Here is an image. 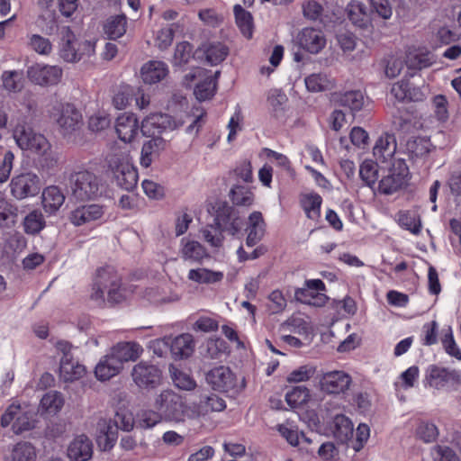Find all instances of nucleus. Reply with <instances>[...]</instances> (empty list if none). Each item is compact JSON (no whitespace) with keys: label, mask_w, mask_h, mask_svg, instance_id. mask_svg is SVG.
Masks as SVG:
<instances>
[{"label":"nucleus","mask_w":461,"mask_h":461,"mask_svg":"<svg viewBox=\"0 0 461 461\" xmlns=\"http://www.w3.org/2000/svg\"><path fill=\"white\" fill-rule=\"evenodd\" d=\"M316 368L312 366L305 365L293 370L287 376L288 383H301L308 381L315 374Z\"/></svg>","instance_id":"58"},{"label":"nucleus","mask_w":461,"mask_h":461,"mask_svg":"<svg viewBox=\"0 0 461 461\" xmlns=\"http://www.w3.org/2000/svg\"><path fill=\"white\" fill-rule=\"evenodd\" d=\"M162 420L161 415L157 411L142 410L137 414L136 423L140 429H152Z\"/></svg>","instance_id":"52"},{"label":"nucleus","mask_w":461,"mask_h":461,"mask_svg":"<svg viewBox=\"0 0 461 461\" xmlns=\"http://www.w3.org/2000/svg\"><path fill=\"white\" fill-rule=\"evenodd\" d=\"M27 77L40 86L57 85L62 77V69L59 66L37 63L28 68Z\"/></svg>","instance_id":"14"},{"label":"nucleus","mask_w":461,"mask_h":461,"mask_svg":"<svg viewBox=\"0 0 461 461\" xmlns=\"http://www.w3.org/2000/svg\"><path fill=\"white\" fill-rule=\"evenodd\" d=\"M417 434L420 439L426 443L433 442L438 436L437 426L432 422H421L418 429Z\"/></svg>","instance_id":"61"},{"label":"nucleus","mask_w":461,"mask_h":461,"mask_svg":"<svg viewBox=\"0 0 461 461\" xmlns=\"http://www.w3.org/2000/svg\"><path fill=\"white\" fill-rule=\"evenodd\" d=\"M122 369V367L120 366V362L116 361L114 357L108 353L97 363L95 368V374L98 380L108 381L117 375Z\"/></svg>","instance_id":"29"},{"label":"nucleus","mask_w":461,"mask_h":461,"mask_svg":"<svg viewBox=\"0 0 461 461\" xmlns=\"http://www.w3.org/2000/svg\"><path fill=\"white\" fill-rule=\"evenodd\" d=\"M171 355L176 360L189 357L194 350V337L190 333L170 336Z\"/></svg>","instance_id":"25"},{"label":"nucleus","mask_w":461,"mask_h":461,"mask_svg":"<svg viewBox=\"0 0 461 461\" xmlns=\"http://www.w3.org/2000/svg\"><path fill=\"white\" fill-rule=\"evenodd\" d=\"M105 212V206L90 203L74 209L69 215L70 222L75 226H82L100 220Z\"/></svg>","instance_id":"18"},{"label":"nucleus","mask_w":461,"mask_h":461,"mask_svg":"<svg viewBox=\"0 0 461 461\" xmlns=\"http://www.w3.org/2000/svg\"><path fill=\"white\" fill-rule=\"evenodd\" d=\"M361 180L369 187H372L378 178L377 163L372 160H365L359 167Z\"/></svg>","instance_id":"51"},{"label":"nucleus","mask_w":461,"mask_h":461,"mask_svg":"<svg viewBox=\"0 0 461 461\" xmlns=\"http://www.w3.org/2000/svg\"><path fill=\"white\" fill-rule=\"evenodd\" d=\"M131 376L138 387L153 389L160 384L162 372L156 365L141 361L133 366Z\"/></svg>","instance_id":"11"},{"label":"nucleus","mask_w":461,"mask_h":461,"mask_svg":"<svg viewBox=\"0 0 461 461\" xmlns=\"http://www.w3.org/2000/svg\"><path fill=\"white\" fill-rule=\"evenodd\" d=\"M214 223L223 232L226 231L232 236L239 233L242 227V220L239 211L227 203L217 204Z\"/></svg>","instance_id":"10"},{"label":"nucleus","mask_w":461,"mask_h":461,"mask_svg":"<svg viewBox=\"0 0 461 461\" xmlns=\"http://www.w3.org/2000/svg\"><path fill=\"white\" fill-rule=\"evenodd\" d=\"M205 378L214 391L232 397L240 394L246 386L244 377L238 378L232 370L225 366L212 368L207 372Z\"/></svg>","instance_id":"3"},{"label":"nucleus","mask_w":461,"mask_h":461,"mask_svg":"<svg viewBox=\"0 0 461 461\" xmlns=\"http://www.w3.org/2000/svg\"><path fill=\"white\" fill-rule=\"evenodd\" d=\"M235 23L240 33L248 40L253 37L254 20L250 12L244 9L240 5L233 6Z\"/></svg>","instance_id":"33"},{"label":"nucleus","mask_w":461,"mask_h":461,"mask_svg":"<svg viewBox=\"0 0 461 461\" xmlns=\"http://www.w3.org/2000/svg\"><path fill=\"white\" fill-rule=\"evenodd\" d=\"M193 57V46L187 41H182L176 44L172 63L175 67H183Z\"/></svg>","instance_id":"50"},{"label":"nucleus","mask_w":461,"mask_h":461,"mask_svg":"<svg viewBox=\"0 0 461 461\" xmlns=\"http://www.w3.org/2000/svg\"><path fill=\"white\" fill-rule=\"evenodd\" d=\"M300 205L308 219L318 221L321 218V196L315 193H306L300 195Z\"/></svg>","instance_id":"27"},{"label":"nucleus","mask_w":461,"mask_h":461,"mask_svg":"<svg viewBox=\"0 0 461 461\" xmlns=\"http://www.w3.org/2000/svg\"><path fill=\"white\" fill-rule=\"evenodd\" d=\"M459 375L455 370L437 365H430L427 367L424 378V386H429L437 390H441L451 384L456 383Z\"/></svg>","instance_id":"12"},{"label":"nucleus","mask_w":461,"mask_h":461,"mask_svg":"<svg viewBox=\"0 0 461 461\" xmlns=\"http://www.w3.org/2000/svg\"><path fill=\"white\" fill-rule=\"evenodd\" d=\"M265 230L266 223L262 213L258 211H254L248 218L246 245L248 247L257 245L263 239Z\"/></svg>","instance_id":"22"},{"label":"nucleus","mask_w":461,"mask_h":461,"mask_svg":"<svg viewBox=\"0 0 461 461\" xmlns=\"http://www.w3.org/2000/svg\"><path fill=\"white\" fill-rule=\"evenodd\" d=\"M59 372L65 381H74L81 378L86 374L85 366L70 359H60Z\"/></svg>","instance_id":"38"},{"label":"nucleus","mask_w":461,"mask_h":461,"mask_svg":"<svg viewBox=\"0 0 461 461\" xmlns=\"http://www.w3.org/2000/svg\"><path fill=\"white\" fill-rule=\"evenodd\" d=\"M11 194L17 200L37 195L41 188L40 177L32 172L14 176L10 182Z\"/></svg>","instance_id":"9"},{"label":"nucleus","mask_w":461,"mask_h":461,"mask_svg":"<svg viewBox=\"0 0 461 461\" xmlns=\"http://www.w3.org/2000/svg\"><path fill=\"white\" fill-rule=\"evenodd\" d=\"M230 198L237 206L249 207L253 204L255 196L251 188L235 185L230 191Z\"/></svg>","instance_id":"41"},{"label":"nucleus","mask_w":461,"mask_h":461,"mask_svg":"<svg viewBox=\"0 0 461 461\" xmlns=\"http://www.w3.org/2000/svg\"><path fill=\"white\" fill-rule=\"evenodd\" d=\"M64 404L62 394L57 391L46 393L41 400V407L50 414L59 412Z\"/></svg>","instance_id":"45"},{"label":"nucleus","mask_w":461,"mask_h":461,"mask_svg":"<svg viewBox=\"0 0 461 461\" xmlns=\"http://www.w3.org/2000/svg\"><path fill=\"white\" fill-rule=\"evenodd\" d=\"M12 461H35L36 450L29 442L17 443L12 451Z\"/></svg>","instance_id":"47"},{"label":"nucleus","mask_w":461,"mask_h":461,"mask_svg":"<svg viewBox=\"0 0 461 461\" xmlns=\"http://www.w3.org/2000/svg\"><path fill=\"white\" fill-rule=\"evenodd\" d=\"M176 126V122L171 115L154 113L143 119L140 131L144 136H154L165 131H173Z\"/></svg>","instance_id":"16"},{"label":"nucleus","mask_w":461,"mask_h":461,"mask_svg":"<svg viewBox=\"0 0 461 461\" xmlns=\"http://www.w3.org/2000/svg\"><path fill=\"white\" fill-rule=\"evenodd\" d=\"M14 137L22 149L40 156H43L50 149V142L42 134L35 132L25 125L17 126L14 131Z\"/></svg>","instance_id":"8"},{"label":"nucleus","mask_w":461,"mask_h":461,"mask_svg":"<svg viewBox=\"0 0 461 461\" xmlns=\"http://www.w3.org/2000/svg\"><path fill=\"white\" fill-rule=\"evenodd\" d=\"M45 227L43 215L39 211H32L23 221L24 231L28 234H37Z\"/></svg>","instance_id":"48"},{"label":"nucleus","mask_w":461,"mask_h":461,"mask_svg":"<svg viewBox=\"0 0 461 461\" xmlns=\"http://www.w3.org/2000/svg\"><path fill=\"white\" fill-rule=\"evenodd\" d=\"M203 237L213 248H220L223 242V231L215 223L206 226L203 230Z\"/></svg>","instance_id":"56"},{"label":"nucleus","mask_w":461,"mask_h":461,"mask_svg":"<svg viewBox=\"0 0 461 461\" xmlns=\"http://www.w3.org/2000/svg\"><path fill=\"white\" fill-rule=\"evenodd\" d=\"M435 63L434 55L428 50H417L410 52L407 56L406 64L410 69H423L429 68Z\"/></svg>","instance_id":"39"},{"label":"nucleus","mask_w":461,"mask_h":461,"mask_svg":"<svg viewBox=\"0 0 461 461\" xmlns=\"http://www.w3.org/2000/svg\"><path fill=\"white\" fill-rule=\"evenodd\" d=\"M165 148V140L161 137H153L143 143L140 152V165L149 167L152 163V154Z\"/></svg>","instance_id":"40"},{"label":"nucleus","mask_w":461,"mask_h":461,"mask_svg":"<svg viewBox=\"0 0 461 461\" xmlns=\"http://www.w3.org/2000/svg\"><path fill=\"white\" fill-rule=\"evenodd\" d=\"M332 432L337 440L347 442L353 436V423L343 414H338L333 419Z\"/></svg>","instance_id":"37"},{"label":"nucleus","mask_w":461,"mask_h":461,"mask_svg":"<svg viewBox=\"0 0 461 461\" xmlns=\"http://www.w3.org/2000/svg\"><path fill=\"white\" fill-rule=\"evenodd\" d=\"M432 104L437 119L446 122L448 119L447 100L445 95H438L433 97Z\"/></svg>","instance_id":"64"},{"label":"nucleus","mask_w":461,"mask_h":461,"mask_svg":"<svg viewBox=\"0 0 461 461\" xmlns=\"http://www.w3.org/2000/svg\"><path fill=\"white\" fill-rule=\"evenodd\" d=\"M175 32L171 27L161 28L155 40L156 46L160 50H167L173 42Z\"/></svg>","instance_id":"63"},{"label":"nucleus","mask_w":461,"mask_h":461,"mask_svg":"<svg viewBox=\"0 0 461 461\" xmlns=\"http://www.w3.org/2000/svg\"><path fill=\"white\" fill-rule=\"evenodd\" d=\"M54 110L57 123L66 133L77 130L82 123V114L72 104H59L54 107Z\"/></svg>","instance_id":"15"},{"label":"nucleus","mask_w":461,"mask_h":461,"mask_svg":"<svg viewBox=\"0 0 461 461\" xmlns=\"http://www.w3.org/2000/svg\"><path fill=\"white\" fill-rule=\"evenodd\" d=\"M94 283L107 291V301L110 303H119L123 300L122 278L113 267L105 266L98 268Z\"/></svg>","instance_id":"6"},{"label":"nucleus","mask_w":461,"mask_h":461,"mask_svg":"<svg viewBox=\"0 0 461 461\" xmlns=\"http://www.w3.org/2000/svg\"><path fill=\"white\" fill-rule=\"evenodd\" d=\"M4 87L10 92H18L23 88V77L18 71H5L3 74Z\"/></svg>","instance_id":"57"},{"label":"nucleus","mask_w":461,"mask_h":461,"mask_svg":"<svg viewBox=\"0 0 461 461\" xmlns=\"http://www.w3.org/2000/svg\"><path fill=\"white\" fill-rule=\"evenodd\" d=\"M433 146L427 137H413L406 142V151L411 159L423 158L429 155Z\"/></svg>","instance_id":"35"},{"label":"nucleus","mask_w":461,"mask_h":461,"mask_svg":"<svg viewBox=\"0 0 461 461\" xmlns=\"http://www.w3.org/2000/svg\"><path fill=\"white\" fill-rule=\"evenodd\" d=\"M303 16L311 21H318L322 16L323 6L316 0H308L303 4Z\"/></svg>","instance_id":"60"},{"label":"nucleus","mask_w":461,"mask_h":461,"mask_svg":"<svg viewBox=\"0 0 461 461\" xmlns=\"http://www.w3.org/2000/svg\"><path fill=\"white\" fill-rule=\"evenodd\" d=\"M61 47L59 50L60 58L66 62H77L82 59L83 51L89 54L94 51V44L89 41L78 42L76 35L69 26L61 28Z\"/></svg>","instance_id":"5"},{"label":"nucleus","mask_w":461,"mask_h":461,"mask_svg":"<svg viewBox=\"0 0 461 461\" xmlns=\"http://www.w3.org/2000/svg\"><path fill=\"white\" fill-rule=\"evenodd\" d=\"M111 115L104 110H98L88 118V129L93 132H100L111 125Z\"/></svg>","instance_id":"46"},{"label":"nucleus","mask_w":461,"mask_h":461,"mask_svg":"<svg viewBox=\"0 0 461 461\" xmlns=\"http://www.w3.org/2000/svg\"><path fill=\"white\" fill-rule=\"evenodd\" d=\"M305 86L310 92H322L329 88L330 81L324 74H312L305 77Z\"/></svg>","instance_id":"55"},{"label":"nucleus","mask_w":461,"mask_h":461,"mask_svg":"<svg viewBox=\"0 0 461 461\" xmlns=\"http://www.w3.org/2000/svg\"><path fill=\"white\" fill-rule=\"evenodd\" d=\"M281 330L283 331L303 335L308 332V324L302 318L292 317L281 324Z\"/></svg>","instance_id":"59"},{"label":"nucleus","mask_w":461,"mask_h":461,"mask_svg":"<svg viewBox=\"0 0 461 461\" xmlns=\"http://www.w3.org/2000/svg\"><path fill=\"white\" fill-rule=\"evenodd\" d=\"M188 278L198 284H214L222 280L223 273L207 268L191 269Z\"/></svg>","instance_id":"42"},{"label":"nucleus","mask_w":461,"mask_h":461,"mask_svg":"<svg viewBox=\"0 0 461 461\" xmlns=\"http://www.w3.org/2000/svg\"><path fill=\"white\" fill-rule=\"evenodd\" d=\"M396 148L397 143L394 134L384 132L376 140L373 154L377 161L384 163L393 157Z\"/></svg>","instance_id":"23"},{"label":"nucleus","mask_w":461,"mask_h":461,"mask_svg":"<svg viewBox=\"0 0 461 461\" xmlns=\"http://www.w3.org/2000/svg\"><path fill=\"white\" fill-rule=\"evenodd\" d=\"M296 41L301 49L311 54L320 53L326 46L323 32L313 27L302 29L297 34Z\"/></svg>","instance_id":"17"},{"label":"nucleus","mask_w":461,"mask_h":461,"mask_svg":"<svg viewBox=\"0 0 461 461\" xmlns=\"http://www.w3.org/2000/svg\"><path fill=\"white\" fill-rule=\"evenodd\" d=\"M171 377L174 384L185 391H192L196 387V382L193 376L182 370L174 368L171 371Z\"/></svg>","instance_id":"53"},{"label":"nucleus","mask_w":461,"mask_h":461,"mask_svg":"<svg viewBox=\"0 0 461 461\" xmlns=\"http://www.w3.org/2000/svg\"><path fill=\"white\" fill-rule=\"evenodd\" d=\"M127 17L125 14L112 15L105 21L103 30L109 40L115 41L122 37L127 31Z\"/></svg>","instance_id":"32"},{"label":"nucleus","mask_w":461,"mask_h":461,"mask_svg":"<svg viewBox=\"0 0 461 461\" xmlns=\"http://www.w3.org/2000/svg\"><path fill=\"white\" fill-rule=\"evenodd\" d=\"M142 352L143 348L140 344L137 342L126 341L119 342L114 345L109 353L116 361L120 362V366L122 367L123 363L137 360Z\"/></svg>","instance_id":"21"},{"label":"nucleus","mask_w":461,"mask_h":461,"mask_svg":"<svg viewBox=\"0 0 461 461\" xmlns=\"http://www.w3.org/2000/svg\"><path fill=\"white\" fill-rule=\"evenodd\" d=\"M69 182L72 195L77 201L95 200L103 194L101 179L90 170L85 169L72 173Z\"/></svg>","instance_id":"2"},{"label":"nucleus","mask_w":461,"mask_h":461,"mask_svg":"<svg viewBox=\"0 0 461 461\" xmlns=\"http://www.w3.org/2000/svg\"><path fill=\"white\" fill-rule=\"evenodd\" d=\"M180 256L185 261L201 264L210 258L206 249L197 240L183 238L180 242Z\"/></svg>","instance_id":"20"},{"label":"nucleus","mask_w":461,"mask_h":461,"mask_svg":"<svg viewBox=\"0 0 461 461\" xmlns=\"http://www.w3.org/2000/svg\"><path fill=\"white\" fill-rule=\"evenodd\" d=\"M309 396L308 388L304 385H298L286 393L285 400L290 407L296 408L307 402Z\"/></svg>","instance_id":"49"},{"label":"nucleus","mask_w":461,"mask_h":461,"mask_svg":"<svg viewBox=\"0 0 461 461\" xmlns=\"http://www.w3.org/2000/svg\"><path fill=\"white\" fill-rule=\"evenodd\" d=\"M154 407L166 420L180 422L185 420V403L182 397L172 390H164L157 395Z\"/></svg>","instance_id":"4"},{"label":"nucleus","mask_w":461,"mask_h":461,"mask_svg":"<svg viewBox=\"0 0 461 461\" xmlns=\"http://www.w3.org/2000/svg\"><path fill=\"white\" fill-rule=\"evenodd\" d=\"M337 102L339 105L356 113L368 104L369 99L360 90H351L339 94Z\"/></svg>","instance_id":"30"},{"label":"nucleus","mask_w":461,"mask_h":461,"mask_svg":"<svg viewBox=\"0 0 461 461\" xmlns=\"http://www.w3.org/2000/svg\"><path fill=\"white\" fill-rule=\"evenodd\" d=\"M42 205L46 212L55 213L64 203L65 195L56 185L46 187L42 192Z\"/></svg>","instance_id":"31"},{"label":"nucleus","mask_w":461,"mask_h":461,"mask_svg":"<svg viewBox=\"0 0 461 461\" xmlns=\"http://www.w3.org/2000/svg\"><path fill=\"white\" fill-rule=\"evenodd\" d=\"M92 455L93 444L86 435L75 438L68 448V456L72 461H87Z\"/></svg>","instance_id":"24"},{"label":"nucleus","mask_w":461,"mask_h":461,"mask_svg":"<svg viewBox=\"0 0 461 461\" xmlns=\"http://www.w3.org/2000/svg\"><path fill=\"white\" fill-rule=\"evenodd\" d=\"M441 343L445 351L449 356L456 358L457 360H461V349L454 339L452 329L450 327L442 330Z\"/></svg>","instance_id":"54"},{"label":"nucleus","mask_w":461,"mask_h":461,"mask_svg":"<svg viewBox=\"0 0 461 461\" xmlns=\"http://www.w3.org/2000/svg\"><path fill=\"white\" fill-rule=\"evenodd\" d=\"M115 131L122 141L124 143L131 142L140 131L137 116L131 113H125L118 116L115 122Z\"/></svg>","instance_id":"19"},{"label":"nucleus","mask_w":461,"mask_h":461,"mask_svg":"<svg viewBox=\"0 0 461 461\" xmlns=\"http://www.w3.org/2000/svg\"><path fill=\"white\" fill-rule=\"evenodd\" d=\"M432 456L434 461H460L456 453L447 446H435Z\"/></svg>","instance_id":"62"},{"label":"nucleus","mask_w":461,"mask_h":461,"mask_svg":"<svg viewBox=\"0 0 461 461\" xmlns=\"http://www.w3.org/2000/svg\"><path fill=\"white\" fill-rule=\"evenodd\" d=\"M267 102L271 107V112L275 117H279L285 113V106L288 98L281 89H270L267 95Z\"/></svg>","instance_id":"43"},{"label":"nucleus","mask_w":461,"mask_h":461,"mask_svg":"<svg viewBox=\"0 0 461 461\" xmlns=\"http://www.w3.org/2000/svg\"><path fill=\"white\" fill-rule=\"evenodd\" d=\"M409 167L404 159H394L388 175L378 184V191L383 194H392L402 189L408 181Z\"/></svg>","instance_id":"7"},{"label":"nucleus","mask_w":461,"mask_h":461,"mask_svg":"<svg viewBox=\"0 0 461 461\" xmlns=\"http://www.w3.org/2000/svg\"><path fill=\"white\" fill-rule=\"evenodd\" d=\"M221 72L215 71L213 74L212 71L199 81L194 87L195 97L199 101H205L211 99L216 92L217 80Z\"/></svg>","instance_id":"34"},{"label":"nucleus","mask_w":461,"mask_h":461,"mask_svg":"<svg viewBox=\"0 0 461 461\" xmlns=\"http://www.w3.org/2000/svg\"><path fill=\"white\" fill-rule=\"evenodd\" d=\"M392 95L398 101L418 102L423 99V93L419 87L411 86L408 80H401L393 85Z\"/></svg>","instance_id":"28"},{"label":"nucleus","mask_w":461,"mask_h":461,"mask_svg":"<svg viewBox=\"0 0 461 461\" xmlns=\"http://www.w3.org/2000/svg\"><path fill=\"white\" fill-rule=\"evenodd\" d=\"M225 408V401L215 393L202 396L198 404V411L202 414H206L210 411H221Z\"/></svg>","instance_id":"44"},{"label":"nucleus","mask_w":461,"mask_h":461,"mask_svg":"<svg viewBox=\"0 0 461 461\" xmlns=\"http://www.w3.org/2000/svg\"><path fill=\"white\" fill-rule=\"evenodd\" d=\"M105 161L116 184L122 189L132 191L138 183V171L131 161L129 154L123 151L110 153Z\"/></svg>","instance_id":"1"},{"label":"nucleus","mask_w":461,"mask_h":461,"mask_svg":"<svg viewBox=\"0 0 461 461\" xmlns=\"http://www.w3.org/2000/svg\"><path fill=\"white\" fill-rule=\"evenodd\" d=\"M321 391L328 394L345 393L352 383L351 376L344 371L324 373L320 378Z\"/></svg>","instance_id":"13"},{"label":"nucleus","mask_w":461,"mask_h":461,"mask_svg":"<svg viewBox=\"0 0 461 461\" xmlns=\"http://www.w3.org/2000/svg\"><path fill=\"white\" fill-rule=\"evenodd\" d=\"M205 60L212 66L222 62L229 54V49L221 42H211L203 44L201 48Z\"/></svg>","instance_id":"36"},{"label":"nucleus","mask_w":461,"mask_h":461,"mask_svg":"<svg viewBox=\"0 0 461 461\" xmlns=\"http://www.w3.org/2000/svg\"><path fill=\"white\" fill-rule=\"evenodd\" d=\"M168 74L166 63L158 60H150L144 64L140 69V76L144 83L152 85L160 82Z\"/></svg>","instance_id":"26"}]
</instances>
